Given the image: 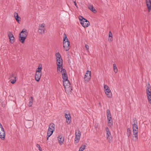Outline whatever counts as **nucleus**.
<instances>
[{
	"label": "nucleus",
	"mask_w": 151,
	"mask_h": 151,
	"mask_svg": "<svg viewBox=\"0 0 151 151\" xmlns=\"http://www.w3.org/2000/svg\"><path fill=\"white\" fill-rule=\"evenodd\" d=\"M78 151H81L80 150H79Z\"/></svg>",
	"instance_id": "ea45409f"
},
{
	"label": "nucleus",
	"mask_w": 151,
	"mask_h": 151,
	"mask_svg": "<svg viewBox=\"0 0 151 151\" xmlns=\"http://www.w3.org/2000/svg\"><path fill=\"white\" fill-rule=\"evenodd\" d=\"M91 71L87 70L86 73H85L84 79L85 82L87 83L90 81L91 78Z\"/></svg>",
	"instance_id": "6e6552de"
},
{
	"label": "nucleus",
	"mask_w": 151,
	"mask_h": 151,
	"mask_svg": "<svg viewBox=\"0 0 151 151\" xmlns=\"http://www.w3.org/2000/svg\"><path fill=\"white\" fill-rule=\"evenodd\" d=\"M33 102V97H31L29 99V101L28 103V106H32V105Z\"/></svg>",
	"instance_id": "a878e982"
},
{
	"label": "nucleus",
	"mask_w": 151,
	"mask_h": 151,
	"mask_svg": "<svg viewBox=\"0 0 151 151\" xmlns=\"http://www.w3.org/2000/svg\"><path fill=\"white\" fill-rule=\"evenodd\" d=\"M109 37H111V38H112V34L111 31L109 32Z\"/></svg>",
	"instance_id": "72a5a7b5"
},
{
	"label": "nucleus",
	"mask_w": 151,
	"mask_h": 151,
	"mask_svg": "<svg viewBox=\"0 0 151 151\" xmlns=\"http://www.w3.org/2000/svg\"><path fill=\"white\" fill-rule=\"evenodd\" d=\"M107 120H112V117H110V118H107Z\"/></svg>",
	"instance_id": "58836bf2"
},
{
	"label": "nucleus",
	"mask_w": 151,
	"mask_h": 151,
	"mask_svg": "<svg viewBox=\"0 0 151 151\" xmlns=\"http://www.w3.org/2000/svg\"><path fill=\"white\" fill-rule=\"evenodd\" d=\"M131 129L128 128L127 129V134L128 137H129L131 134Z\"/></svg>",
	"instance_id": "c756f323"
},
{
	"label": "nucleus",
	"mask_w": 151,
	"mask_h": 151,
	"mask_svg": "<svg viewBox=\"0 0 151 151\" xmlns=\"http://www.w3.org/2000/svg\"><path fill=\"white\" fill-rule=\"evenodd\" d=\"M85 47L86 49V50L88 52H89V47L87 45H85Z\"/></svg>",
	"instance_id": "473e14b6"
},
{
	"label": "nucleus",
	"mask_w": 151,
	"mask_h": 151,
	"mask_svg": "<svg viewBox=\"0 0 151 151\" xmlns=\"http://www.w3.org/2000/svg\"><path fill=\"white\" fill-rule=\"evenodd\" d=\"M134 123V124H132V132L134 134L138 133V129L137 125V122Z\"/></svg>",
	"instance_id": "ddd939ff"
},
{
	"label": "nucleus",
	"mask_w": 151,
	"mask_h": 151,
	"mask_svg": "<svg viewBox=\"0 0 151 151\" xmlns=\"http://www.w3.org/2000/svg\"><path fill=\"white\" fill-rule=\"evenodd\" d=\"M42 70V65L41 64H39L38 68H37L36 72L37 73H41Z\"/></svg>",
	"instance_id": "393cba45"
},
{
	"label": "nucleus",
	"mask_w": 151,
	"mask_h": 151,
	"mask_svg": "<svg viewBox=\"0 0 151 151\" xmlns=\"http://www.w3.org/2000/svg\"><path fill=\"white\" fill-rule=\"evenodd\" d=\"M27 31L25 29H23L20 32L19 36V41L22 43H23L25 40L27 36Z\"/></svg>",
	"instance_id": "7ed1b4c3"
},
{
	"label": "nucleus",
	"mask_w": 151,
	"mask_h": 151,
	"mask_svg": "<svg viewBox=\"0 0 151 151\" xmlns=\"http://www.w3.org/2000/svg\"><path fill=\"white\" fill-rule=\"evenodd\" d=\"M63 44L64 49L66 51H68L70 49V43L65 33L64 34Z\"/></svg>",
	"instance_id": "f03ea898"
},
{
	"label": "nucleus",
	"mask_w": 151,
	"mask_h": 151,
	"mask_svg": "<svg viewBox=\"0 0 151 151\" xmlns=\"http://www.w3.org/2000/svg\"><path fill=\"white\" fill-rule=\"evenodd\" d=\"M63 86L65 91H70L72 89L70 87V85L68 80L63 81Z\"/></svg>",
	"instance_id": "39448f33"
},
{
	"label": "nucleus",
	"mask_w": 151,
	"mask_h": 151,
	"mask_svg": "<svg viewBox=\"0 0 151 151\" xmlns=\"http://www.w3.org/2000/svg\"><path fill=\"white\" fill-rule=\"evenodd\" d=\"M86 146L85 145H82L80 148L79 150L81 151H83L85 149Z\"/></svg>",
	"instance_id": "7c9ffc66"
},
{
	"label": "nucleus",
	"mask_w": 151,
	"mask_h": 151,
	"mask_svg": "<svg viewBox=\"0 0 151 151\" xmlns=\"http://www.w3.org/2000/svg\"><path fill=\"white\" fill-rule=\"evenodd\" d=\"M112 39L111 38V37H109L108 38V40L109 41L111 42L112 40Z\"/></svg>",
	"instance_id": "c9c22d12"
},
{
	"label": "nucleus",
	"mask_w": 151,
	"mask_h": 151,
	"mask_svg": "<svg viewBox=\"0 0 151 151\" xmlns=\"http://www.w3.org/2000/svg\"><path fill=\"white\" fill-rule=\"evenodd\" d=\"M79 19L81 24L84 28L87 27L90 24L89 22L82 16H79Z\"/></svg>",
	"instance_id": "20e7f679"
},
{
	"label": "nucleus",
	"mask_w": 151,
	"mask_h": 151,
	"mask_svg": "<svg viewBox=\"0 0 151 151\" xmlns=\"http://www.w3.org/2000/svg\"><path fill=\"white\" fill-rule=\"evenodd\" d=\"M45 30V24H41L39 25L38 32L40 34H42L44 33Z\"/></svg>",
	"instance_id": "9b49d317"
},
{
	"label": "nucleus",
	"mask_w": 151,
	"mask_h": 151,
	"mask_svg": "<svg viewBox=\"0 0 151 151\" xmlns=\"http://www.w3.org/2000/svg\"><path fill=\"white\" fill-rule=\"evenodd\" d=\"M149 103L151 104V96L148 97Z\"/></svg>",
	"instance_id": "f704fd0d"
},
{
	"label": "nucleus",
	"mask_w": 151,
	"mask_h": 151,
	"mask_svg": "<svg viewBox=\"0 0 151 151\" xmlns=\"http://www.w3.org/2000/svg\"><path fill=\"white\" fill-rule=\"evenodd\" d=\"M138 133H133L132 139L134 141H136L138 139Z\"/></svg>",
	"instance_id": "4be33fe9"
},
{
	"label": "nucleus",
	"mask_w": 151,
	"mask_h": 151,
	"mask_svg": "<svg viewBox=\"0 0 151 151\" xmlns=\"http://www.w3.org/2000/svg\"><path fill=\"white\" fill-rule=\"evenodd\" d=\"M41 73H37L36 72L35 76V80L37 81H39L41 77Z\"/></svg>",
	"instance_id": "aec40b11"
},
{
	"label": "nucleus",
	"mask_w": 151,
	"mask_h": 151,
	"mask_svg": "<svg viewBox=\"0 0 151 151\" xmlns=\"http://www.w3.org/2000/svg\"><path fill=\"white\" fill-rule=\"evenodd\" d=\"M104 91L107 97L109 98H111L112 97V93L108 86L104 85Z\"/></svg>",
	"instance_id": "423d86ee"
},
{
	"label": "nucleus",
	"mask_w": 151,
	"mask_h": 151,
	"mask_svg": "<svg viewBox=\"0 0 151 151\" xmlns=\"http://www.w3.org/2000/svg\"><path fill=\"white\" fill-rule=\"evenodd\" d=\"M74 4H75V6L76 7H77V4H76V1H74Z\"/></svg>",
	"instance_id": "4c0bfd02"
},
{
	"label": "nucleus",
	"mask_w": 151,
	"mask_h": 151,
	"mask_svg": "<svg viewBox=\"0 0 151 151\" xmlns=\"http://www.w3.org/2000/svg\"><path fill=\"white\" fill-rule=\"evenodd\" d=\"M55 129V125L52 123H51L49 126V128L47 131L49 136H51L53 133Z\"/></svg>",
	"instance_id": "0eeeda50"
},
{
	"label": "nucleus",
	"mask_w": 151,
	"mask_h": 151,
	"mask_svg": "<svg viewBox=\"0 0 151 151\" xmlns=\"http://www.w3.org/2000/svg\"><path fill=\"white\" fill-rule=\"evenodd\" d=\"M113 69L114 72L116 73L118 72V69L116 67V65L115 64H113Z\"/></svg>",
	"instance_id": "bb28decb"
},
{
	"label": "nucleus",
	"mask_w": 151,
	"mask_h": 151,
	"mask_svg": "<svg viewBox=\"0 0 151 151\" xmlns=\"http://www.w3.org/2000/svg\"><path fill=\"white\" fill-rule=\"evenodd\" d=\"M16 76H14V75L12 74V76L11 77V79L10 81V82L12 83L13 84L15 83L16 81Z\"/></svg>",
	"instance_id": "412c9836"
},
{
	"label": "nucleus",
	"mask_w": 151,
	"mask_h": 151,
	"mask_svg": "<svg viewBox=\"0 0 151 151\" xmlns=\"http://www.w3.org/2000/svg\"><path fill=\"white\" fill-rule=\"evenodd\" d=\"M65 117L66 119V122L68 124H70L71 122V117L70 114H65Z\"/></svg>",
	"instance_id": "a211bd4d"
},
{
	"label": "nucleus",
	"mask_w": 151,
	"mask_h": 151,
	"mask_svg": "<svg viewBox=\"0 0 151 151\" xmlns=\"http://www.w3.org/2000/svg\"><path fill=\"white\" fill-rule=\"evenodd\" d=\"M37 147L39 149V150L40 151H42V149L39 144H37Z\"/></svg>",
	"instance_id": "2f4dec72"
},
{
	"label": "nucleus",
	"mask_w": 151,
	"mask_h": 151,
	"mask_svg": "<svg viewBox=\"0 0 151 151\" xmlns=\"http://www.w3.org/2000/svg\"><path fill=\"white\" fill-rule=\"evenodd\" d=\"M146 2L148 11L150 12L151 9V0H146Z\"/></svg>",
	"instance_id": "6ab92c4d"
},
{
	"label": "nucleus",
	"mask_w": 151,
	"mask_h": 151,
	"mask_svg": "<svg viewBox=\"0 0 151 151\" xmlns=\"http://www.w3.org/2000/svg\"><path fill=\"white\" fill-rule=\"evenodd\" d=\"M75 135V141L77 143L79 142L81 136V132L79 129L76 130Z\"/></svg>",
	"instance_id": "1a4fd4ad"
},
{
	"label": "nucleus",
	"mask_w": 151,
	"mask_h": 151,
	"mask_svg": "<svg viewBox=\"0 0 151 151\" xmlns=\"http://www.w3.org/2000/svg\"><path fill=\"white\" fill-rule=\"evenodd\" d=\"M58 73H62V77L63 80H68V77L66 73V70L64 69H63L60 70V71H57Z\"/></svg>",
	"instance_id": "9d476101"
},
{
	"label": "nucleus",
	"mask_w": 151,
	"mask_h": 151,
	"mask_svg": "<svg viewBox=\"0 0 151 151\" xmlns=\"http://www.w3.org/2000/svg\"><path fill=\"white\" fill-rule=\"evenodd\" d=\"M88 9L92 12L94 13L96 12V9L93 8V6L92 5H90L88 6Z\"/></svg>",
	"instance_id": "5701e85b"
},
{
	"label": "nucleus",
	"mask_w": 151,
	"mask_h": 151,
	"mask_svg": "<svg viewBox=\"0 0 151 151\" xmlns=\"http://www.w3.org/2000/svg\"><path fill=\"white\" fill-rule=\"evenodd\" d=\"M5 132L3 128V129H0V138L3 140L5 139Z\"/></svg>",
	"instance_id": "dca6fc26"
},
{
	"label": "nucleus",
	"mask_w": 151,
	"mask_h": 151,
	"mask_svg": "<svg viewBox=\"0 0 151 151\" xmlns=\"http://www.w3.org/2000/svg\"><path fill=\"white\" fill-rule=\"evenodd\" d=\"M14 16L16 21L18 22H19V17L18 15V14L16 12L14 13Z\"/></svg>",
	"instance_id": "b1692460"
},
{
	"label": "nucleus",
	"mask_w": 151,
	"mask_h": 151,
	"mask_svg": "<svg viewBox=\"0 0 151 151\" xmlns=\"http://www.w3.org/2000/svg\"><path fill=\"white\" fill-rule=\"evenodd\" d=\"M106 115L107 118H110V117H111V115L109 110H107L106 111Z\"/></svg>",
	"instance_id": "cd10ccee"
},
{
	"label": "nucleus",
	"mask_w": 151,
	"mask_h": 151,
	"mask_svg": "<svg viewBox=\"0 0 151 151\" xmlns=\"http://www.w3.org/2000/svg\"><path fill=\"white\" fill-rule=\"evenodd\" d=\"M112 120H108V124L109 126L111 127L112 125Z\"/></svg>",
	"instance_id": "c85d7f7f"
},
{
	"label": "nucleus",
	"mask_w": 151,
	"mask_h": 151,
	"mask_svg": "<svg viewBox=\"0 0 151 151\" xmlns=\"http://www.w3.org/2000/svg\"><path fill=\"white\" fill-rule=\"evenodd\" d=\"M106 131V137L107 139L109 142L111 141L112 139V137L111 136V134L109 131V129L108 127H106L105 129Z\"/></svg>",
	"instance_id": "f8f14e48"
},
{
	"label": "nucleus",
	"mask_w": 151,
	"mask_h": 151,
	"mask_svg": "<svg viewBox=\"0 0 151 151\" xmlns=\"http://www.w3.org/2000/svg\"><path fill=\"white\" fill-rule=\"evenodd\" d=\"M55 56L57 61V71H60V70L63 69V60L60 55L59 52L56 53Z\"/></svg>",
	"instance_id": "f257e3e1"
},
{
	"label": "nucleus",
	"mask_w": 151,
	"mask_h": 151,
	"mask_svg": "<svg viewBox=\"0 0 151 151\" xmlns=\"http://www.w3.org/2000/svg\"><path fill=\"white\" fill-rule=\"evenodd\" d=\"M8 36L10 40V42L11 43H13L14 42V38L13 34L11 32H9L8 35Z\"/></svg>",
	"instance_id": "f3484780"
},
{
	"label": "nucleus",
	"mask_w": 151,
	"mask_h": 151,
	"mask_svg": "<svg viewBox=\"0 0 151 151\" xmlns=\"http://www.w3.org/2000/svg\"><path fill=\"white\" fill-rule=\"evenodd\" d=\"M147 97H151V86L149 83L147 85Z\"/></svg>",
	"instance_id": "4468645a"
},
{
	"label": "nucleus",
	"mask_w": 151,
	"mask_h": 151,
	"mask_svg": "<svg viewBox=\"0 0 151 151\" xmlns=\"http://www.w3.org/2000/svg\"><path fill=\"white\" fill-rule=\"evenodd\" d=\"M58 139L60 145H62L63 144L64 140V138L62 135H60L58 137Z\"/></svg>",
	"instance_id": "2eb2a0df"
},
{
	"label": "nucleus",
	"mask_w": 151,
	"mask_h": 151,
	"mask_svg": "<svg viewBox=\"0 0 151 151\" xmlns=\"http://www.w3.org/2000/svg\"><path fill=\"white\" fill-rule=\"evenodd\" d=\"M49 135H48V133L47 132V140H48V138H49V137L50 136H49Z\"/></svg>",
	"instance_id": "e433bc0d"
}]
</instances>
